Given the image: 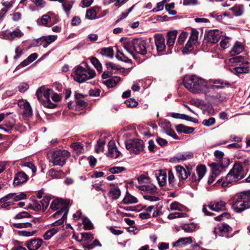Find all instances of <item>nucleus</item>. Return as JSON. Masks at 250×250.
Segmentation results:
<instances>
[{"label": "nucleus", "instance_id": "nucleus-23", "mask_svg": "<svg viewBox=\"0 0 250 250\" xmlns=\"http://www.w3.org/2000/svg\"><path fill=\"white\" fill-rule=\"evenodd\" d=\"M64 213V209H60L56 212L53 214V217L57 219V220L52 223V225L55 226L62 225L63 223L64 220L67 218V215H66V217L65 218L63 217Z\"/></svg>", "mask_w": 250, "mask_h": 250}, {"label": "nucleus", "instance_id": "nucleus-29", "mask_svg": "<svg viewBox=\"0 0 250 250\" xmlns=\"http://www.w3.org/2000/svg\"><path fill=\"white\" fill-rule=\"evenodd\" d=\"M177 31H172L169 32L167 34V45L169 48H171L175 42L177 37Z\"/></svg>", "mask_w": 250, "mask_h": 250}, {"label": "nucleus", "instance_id": "nucleus-50", "mask_svg": "<svg viewBox=\"0 0 250 250\" xmlns=\"http://www.w3.org/2000/svg\"><path fill=\"white\" fill-rule=\"evenodd\" d=\"M90 62L97 70L101 72L102 70V66L99 61L95 57H92L90 58Z\"/></svg>", "mask_w": 250, "mask_h": 250}, {"label": "nucleus", "instance_id": "nucleus-44", "mask_svg": "<svg viewBox=\"0 0 250 250\" xmlns=\"http://www.w3.org/2000/svg\"><path fill=\"white\" fill-rule=\"evenodd\" d=\"M71 146L77 154L82 153L84 151L83 146L80 142L73 143Z\"/></svg>", "mask_w": 250, "mask_h": 250}, {"label": "nucleus", "instance_id": "nucleus-26", "mask_svg": "<svg viewBox=\"0 0 250 250\" xmlns=\"http://www.w3.org/2000/svg\"><path fill=\"white\" fill-rule=\"evenodd\" d=\"M138 189L147 193L155 194L157 193V188L152 184L142 185L137 186Z\"/></svg>", "mask_w": 250, "mask_h": 250}, {"label": "nucleus", "instance_id": "nucleus-25", "mask_svg": "<svg viewBox=\"0 0 250 250\" xmlns=\"http://www.w3.org/2000/svg\"><path fill=\"white\" fill-rule=\"evenodd\" d=\"M154 39L157 51H163L166 48L164 37L162 35L155 34Z\"/></svg>", "mask_w": 250, "mask_h": 250}, {"label": "nucleus", "instance_id": "nucleus-60", "mask_svg": "<svg viewBox=\"0 0 250 250\" xmlns=\"http://www.w3.org/2000/svg\"><path fill=\"white\" fill-rule=\"evenodd\" d=\"M125 103L128 107H134L138 105V102L135 99L132 98L126 100Z\"/></svg>", "mask_w": 250, "mask_h": 250}, {"label": "nucleus", "instance_id": "nucleus-64", "mask_svg": "<svg viewBox=\"0 0 250 250\" xmlns=\"http://www.w3.org/2000/svg\"><path fill=\"white\" fill-rule=\"evenodd\" d=\"M137 180L140 184L142 185H146L149 182V178L148 177L144 175H141L137 178Z\"/></svg>", "mask_w": 250, "mask_h": 250}, {"label": "nucleus", "instance_id": "nucleus-4", "mask_svg": "<svg viewBox=\"0 0 250 250\" xmlns=\"http://www.w3.org/2000/svg\"><path fill=\"white\" fill-rule=\"evenodd\" d=\"M95 75V71L90 69L87 65H86V68L81 66H78L76 68L73 77L75 81L81 83L86 80L94 78Z\"/></svg>", "mask_w": 250, "mask_h": 250}, {"label": "nucleus", "instance_id": "nucleus-55", "mask_svg": "<svg viewBox=\"0 0 250 250\" xmlns=\"http://www.w3.org/2000/svg\"><path fill=\"white\" fill-rule=\"evenodd\" d=\"M172 117L174 118L182 119L188 121H192V118L183 114L173 113Z\"/></svg>", "mask_w": 250, "mask_h": 250}, {"label": "nucleus", "instance_id": "nucleus-53", "mask_svg": "<svg viewBox=\"0 0 250 250\" xmlns=\"http://www.w3.org/2000/svg\"><path fill=\"white\" fill-rule=\"evenodd\" d=\"M175 3L174 2H171L169 4H166L165 5V9L168 12L169 15H174L176 14L177 12L174 10H172L174 8Z\"/></svg>", "mask_w": 250, "mask_h": 250}, {"label": "nucleus", "instance_id": "nucleus-27", "mask_svg": "<svg viewBox=\"0 0 250 250\" xmlns=\"http://www.w3.org/2000/svg\"><path fill=\"white\" fill-rule=\"evenodd\" d=\"M155 177L160 187H164L167 183V173L166 172L161 170L155 173Z\"/></svg>", "mask_w": 250, "mask_h": 250}, {"label": "nucleus", "instance_id": "nucleus-5", "mask_svg": "<svg viewBox=\"0 0 250 250\" xmlns=\"http://www.w3.org/2000/svg\"><path fill=\"white\" fill-rule=\"evenodd\" d=\"M69 156V152L65 150L54 151L51 156L52 162L54 166H63Z\"/></svg>", "mask_w": 250, "mask_h": 250}, {"label": "nucleus", "instance_id": "nucleus-13", "mask_svg": "<svg viewBox=\"0 0 250 250\" xmlns=\"http://www.w3.org/2000/svg\"><path fill=\"white\" fill-rule=\"evenodd\" d=\"M224 162L217 163H212L210 164V167H211L212 173L217 176L223 167H225L229 165V159H223Z\"/></svg>", "mask_w": 250, "mask_h": 250}, {"label": "nucleus", "instance_id": "nucleus-1", "mask_svg": "<svg viewBox=\"0 0 250 250\" xmlns=\"http://www.w3.org/2000/svg\"><path fill=\"white\" fill-rule=\"evenodd\" d=\"M248 162V160L245 161L243 165H246ZM245 175V172L243 169V164L240 163H235L232 168L227 175L225 180L223 181L222 179H219L215 185L217 186L221 183L222 187H226L229 184L242 179L244 177Z\"/></svg>", "mask_w": 250, "mask_h": 250}, {"label": "nucleus", "instance_id": "nucleus-19", "mask_svg": "<svg viewBox=\"0 0 250 250\" xmlns=\"http://www.w3.org/2000/svg\"><path fill=\"white\" fill-rule=\"evenodd\" d=\"M108 147L107 157L112 158H117L120 155V152L118 150L114 141L109 142Z\"/></svg>", "mask_w": 250, "mask_h": 250}, {"label": "nucleus", "instance_id": "nucleus-57", "mask_svg": "<svg viewBox=\"0 0 250 250\" xmlns=\"http://www.w3.org/2000/svg\"><path fill=\"white\" fill-rule=\"evenodd\" d=\"M167 125H168V128L166 130V133L175 139H178L177 135L171 127L170 124H167Z\"/></svg>", "mask_w": 250, "mask_h": 250}, {"label": "nucleus", "instance_id": "nucleus-37", "mask_svg": "<svg viewBox=\"0 0 250 250\" xmlns=\"http://www.w3.org/2000/svg\"><path fill=\"white\" fill-rule=\"evenodd\" d=\"M176 130L178 132L191 133L193 131L194 128L191 127H188L183 125L180 124L177 125Z\"/></svg>", "mask_w": 250, "mask_h": 250}, {"label": "nucleus", "instance_id": "nucleus-59", "mask_svg": "<svg viewBox=\"0 0 250 250\" xmlns=\"http://www.w3.org/2000/svg\"><path fill=\"white\" fill-rule=\"evenodd\" d=\"M13 226L16 228H31L32 226V224L29 222L26 223H14Z\"/></svg>", "mask_w": 250, "mask_h": 250}, {"label": "nucleus", "instance_id": "nucleus-14", "mask_svg": "<svg viewBox=\"0 0 250 250\" xmlns=\"http://www.w3.org/2000/svg\"><path fill=\"white\" fill-rule=\"evenodd\" d=\"M232 228L226 223L218 225L214 229L213 233L216 235L224 236L226 234L231 231Z\"/></svg>", "mask_w": 250, "mask_h": 250}, {"label": "nucleus", "instance_id": "nucleus-35", "mask_svg": "<svg viewBox=\"0 0 250 250\" xmlns=\"http://www.w3.org/2000/svg\"><path fill=\"white\" fill-rule=\"evenodd\" d=\"M48 174L53 178L56 179L62 178L64 176V173L62 170H56L53 168L48 171Z\"/></svg>", "mask_w": 250, "mask_h": 250}, {"label": "nucleus", "instance_id": "nucleus-2", "mask_svg": "<svg viewBox=\"0 0 250 250\" xmlns=\"http://www.w3.org/2000/svg\"><path fill=\"white\" fill-rule=\"evenodd\" d=\"M146 43L145 40L135 39L131 42H125L124 44V48L130 53L133 58L136 59V54H140L143 56L147 54Z\"/></svg>", "mask_w": 250, "mask_h": 250}, {"label": "nucleus", "instance_id": "nucleus-21", "mask_svg": "<svg viewBox=\"0 0 250 250\" xmlns=\"http://www.w3.org/2000/svg\"><path fill=\"white\" fill-rule=\"evenodd\" d=\"M43 241L41 239H32L26 243V246L29 250H37L42 245Z\"/></svg>", "mask_w": 250, "mask_h": 250}, {"label": "nucleus", "instance_id": "nucleus-3", "mask_svg": "<svg viewBox=\"0 0 250 250\" xmlns=\"http://www.w3.org/2000/svg\"><path fill=\"white\" fill-rule=\"evenodd\" d=\"M232 208L236 213H240L250 208V198L242 193L237 194L234 197Z\"/></svg>", "mask_w": 250, "mask_h": 250}, {"label": "nucleus", "instance_id": "nucleus-15", "mask_svg": "<svg viewBox=\"0 0 250 250\" xmlns=\"http://www.w3.org/2000/svg\"><path fill=\"white\" fill-rule=\"evenodd\" d=\"M197 77L194 75H187L184 78L183 83L184 86L191 92H192L194 87L195 82L197 80Z\"/></svg>", "mask_w": 250, "mask_h": 250}, {"label": "nucleus", "instance_id": "nucleus-52", "mask_svg": "<svg viewBox=\"0 0 250 250\" xmlns=\"http://www.w3.org/2000/svg\"><path fill=\"white\" fill-rule=\"evenodd\" d=\"M105 144V142L104 140H100L98 141L97 144L95 145V151L97 153L103 151Z\"/></svg>", "mask_w": 250, "mask_h": 250}, {"label": "nucleus", "instance_id": "nucleus-54", "mask_svg": "<svg viewBox=\"0 0 250 250\" xmlns=\"http://www.w3.org/2000/svg\"><path fill=\"white\" fill-rule=\"evenodd\" d=\"M116 57L118 60L125 62H128L131 61V60L129 59H128L127 57L124 55L123 52H121L119 50H118L117 51Z\"/></svg>", "mask_w": 250, "mask_h": 250}, {"label": "nucleus", "instance_id": "nucleus-40", "mask_svg": "<svg viewBox=\"0 0 250 250\" xmlns=\"http://www.w3.org/2000/svg\"><path fill=\"white\" fill-rule=\"evenodd\" d=\"M108 195L112 199L116 200L121 195V191L118 188H113L110 189Z\"/></svg>", "mask_w": 250, "mask_h": 250}, {"label": "nucleus", "instance_id": "nucleus-16", "mask_svg": "<svg viewBox=\"0 0 250 250\" xmlns=\"http://www.w3.org/2000/svg\"><path fill=\"white\" fill-rule=\"evenodd\" d=\"M194 87L192 91L193 93H203L207 84V82L204 79L197 77V80L195 82Z\"/></svg>", "mask_w": 250, "mask_h": 250}, {"label": "nucleus", "instance_id": "nucleus-31", "mask_svg": "<svg viewBox=\"0 0 250 250\" xmlns=\"http://www.w3.org/2000/svg\"><path fill=\"white\" fill-rule=\"evenodd\" d=\"M244 47L242 43L239 42H236L230 51L231 56H233L240 54L243 51Z\"/></svg>", "mask_w": 250, "mask_h": 250}, {"label": "nucleus", "instance_id": "nucleus-20", "mask_svg": "<svg viewBox=\"0 0 250 250\" xmlns=\"http://www.w3.org/2000/svg\"><path fill=\"white\" fill-rule=\"evenodd\" d=\"M226 204L223 201L211 202L208 205L209 209L215 211H224L226 210Z\"/></svg>", "mask_w": 250, "mask_h": 250}, {"label": "nucleus", "instance_id": "nucleus-62", "mask_svg": "<svg viewBox=\"0 0 250 250\" xmlns=\"http://www.w3.org/2000/svg\"><path fill=\"white\" fill-rule=\"evenodd\" d=\"M214 154L217 161H219V162H224V161H223V159H227L226 158H224L223 157L224 154L222 151L219 150H216L214 152Z\"/></svg>", "mask_w": 250, "mask_h": 250}, {"label": "nucleus", "instance_id": "nucleus-42", "mask_svg": "<svg viewBox=\"0 0 250 250\" xmlns=\"http://www.w3.org/2000/svg\"><path fill=\"white\" fill-rule=\"evenodd\" d=\"M206 172V167L204 165L198 166L196 168V174L198 179L200 180L204 176Z\"/></svg>", "mask_w": 250, "mask_h": 250}, {"label": "nucleus", "instance_id": "nucleus-56", "mask_svg": "<svg viewBox=\"0 0 250 250\" xmlns=\"http://www.w3.org/2000/svg\"><path fill=\"white\" fill-rule=\"evenodd\" d=\"M11 120L12 121H6L4 125H3V126L5 127L4 131L6 132L9 133L14 125V122L13 121V119H11Z\"/></svg>", "mask_w": 250, "mask_h": 250}, {"label": "nucleus", "instance_id": "nucleus-7", "mask_svg": "<svg viewBox=\"0 0 250 250\" xmlns=\"http://www.w3.org/2000/svg\"><path fill=\"white\" fill-rule=\"evenodd\" d=\"M82 236V241L83 242V246L87 248L88 250L93 249L96 246H101L99 241L95 239L93 242L89 243L94 239L93 235L90 232H84L81 233Z\"/></svg>", "mask_w": 250, "mask_h": 250}, {"label": "nucleus", "instance_id": "nucleus-28", "mask_svg": "<svg viewBox=\"0 0 250 250\" xmlns=\"http://www.w3.org/2000/svg\"><path fill=\"white\" fill-rule=\"evenodd\" d=\"M193 157V154L190 152H185L183 154H178L174 158V161L179 163L180 161L190 159Z\"/></svg>", "mask_w": 250, "mask_h": 250}, {"label": "nucleus", "instance_id": "nucleus-34", "mask_svg": "<svg viewBox=\"0 0 250 250\" xmlns=\"http://www.w3.org/2000/svg\"><path fill=\"white\" fill-rule=\"evenodd\" d=\"M40 45L42 46L44 48L47 47L44 36H42L33 40L30 45L31 47H35Z\"/></svg>", "mask_w": 250, "mask_h": 250}, {"label": "nucleus", "instance_id": "nucleus-58", "mask_svg": "<svg viewBox=\"0 0 250 250\" xmlns=\"http://www.w3.org/2000/svg\"><path fill=\"white\" fill-rule=\"evenodd\" d=\"M44 37L47 47L48 45L50 44L51 43L55 42L57 39V35H48L45 36Z\"/></svg>", "mask_w": 250, "mask_h": 250}, {"label": "nucleus", "instance_id": "nucleus-41", "mask_svg": "<svg viewBox=\"0 0 250 250\" xmlns=\"http://www.w3.org/2000/svg\"><path fill=\"white\" fill-rule=\"evenodd\" d=\"M206 172V167L204 165L198 166L196 168V174L198 179L200 180L204 176Z\"/></svg>", "mask_w": 250, "mask_h": 250}, {"label": "nucleus", "instance_id": "nucleus-61", "mask_svg": "<svg viewBox=\"0 0 250 250\" xmlns=\"http://www.w3.org/2000/svg\"><path fill=\"white\" fill-rule=\"evenodd\" d=\"M50 200V198L49 197L45 196L41 201V206L43 210L47 208L49 205Z\"/></svg>", "mask_w": 250, "mask_h": 250}, {"label": "nucleus", "instance_id": "nucleus-39", "mask_svg": "<svg viewBox=\"0 0 250 250\" xmlns=\"http://www.w3.org/2000/svg\"><path fill=\"white\" fill-rule=\"evenodd\" d=\"M105 65L107 69L111 71L113 74H116L117 71L121 69L119 65L111 62H106Z\"/></svg>", "mask_w": 250, "mask_h": 250}, {"label": "nucleus", "instance_id": "nucleus-6", "mask_svg": "<svg viewBox=\"0 0 250 250\" xmlns=\"http://www.w3.org/2000/svg\"><path fill=\"white\" fill-rule=\"evenodd\" d=\"M144 142L140 139L128 140L125 142L126 148L135 154H139L144 150Z\"/></svg>", "mask_w": 250, "mask_h": 250}, {"label": "nucleus", "instance_id": "nucleus-30", "mask_svg": "<svg viewBox=\"0 0 250 250\" xmlns=\"http://www.w3.org/2000/svg\"><path fill=\"white\" fill-rule=\"evenodd\" d=\"M121 79L118 76H114L103 82L107 87L112 88L115 86L121 81Z\"/></svg>", "mask_w": 250, "mask_h": 250}, {"label": "nucleus", "instance_id": "nucleus-63", "mask_svg": "<svg viewBox=\"0 0 250 250\" xmlns=\"http://www.w3.org/2000/svg\"><path fill=\"white\" fill-rule=\"evenodd\" d=\"M215 123V119L213 117H210L208 119L204 120L202 124L206 126H210L213 125Z\"/></svg>", "mask_w": 250, "mask_h": 250}, {"label": "nucleus", "instance_id": "nucleus-11", "mask_svg": "<svg viewBox=\"0 0 250 250\" xmlns=\"http://www.w3.org/2000/svg\"><path fill=\"white\" fill-rule=\"evenodd\" d=\"M23 35V33L19 29L11 32L8 30L1 32L0 34L1 38L4 40L12 41L20 38Z\"/></svg>", "mask_w": 250, "mask_h": 250}, {"label": "nucleus", "instance_id": "nucleus-22", "mask_svg": "<svg viewBox=\"0 0 250 250\" xmlns=\"http://www.w3.org/2000/svg\"><path fill=\"white\" fill-rule=\"evenodd\" d=\"M28 179L27 175L22 171L17 173L14 177L13 184L16 186L25 183Z\"/></svg>", "mask_w": 250, "mask_h": 250}, {"label": "nucleus", "instance_id": "nucleus-47", "mask_svg": "<svg viewBox=\"0 0 250 250\" xmlns=\"http://www.w3.org/2000/svg\"><path fill=\"white\" fill-rule=\"evenodd\" d=\"M46 18H44L42 17L41 19H39L37 20V23L39 25H44L47 26H51L53 23L51 22V17H46Z\"/></svg>", "mask_w": 250, "mask_h": 250}, {"label": "nucleus", "instance_id": "nucleus-45", "mask_svg": "<svg viewBox=\"0 0 250 250\" xmlns=\"http://www.w3.org/2000/svg\"><path fill=\"white\" fill-rule=\"evenodd\" d=\"M101 54L103 56H106L109 58H113L114 56V51L112 48H104L101 49Z\"/></svg>", "mask_w": 250, "mask_h": 250}, {"label": "nucleus", "instance_id": "nucleus-18", "mask_svg": "<svg viewBox=\"0 0 250 250\" xmlns=\"http://www.w3.org/2000/svg\"><path fill=\"white\" fill-rule=\"evenodd\" d=\"M18 105L23 109L22 114L24 117H29L32 115V110L30 104L26 101L21 100L19 101Z\"/></svg>", "mask_w": 250, "mask_h": 250}, {"label": "nucleus", "instance_id": "nucleus-33", "mask_svg": "<svg viewBox=\"0 0 250 250\" xmlns=\"http://www.w3.org/2000/svg\"><path fill=\"white\" fill-rule=\"evenodd\" d=\"M192 240L191 237L181 238L173 243L174 247H177L181 245H186L192 243Z\"/></svg>", "mask_w": 250, "mask_h": 250}, {"label": "nucleus", "instance_id": "nucleus-32", "mask_svg": "<svg viewBox=\"0 0 250 250\" xmlns=\"http://www.w3.org/2000/svg\"><path fill=\"white\" fill-rule=\"evenodd\" d=\"M122 202L124 204H135L138 202V200L135 196L131 195L128 192H126Z\"/></svg>", "mask_w": 250, "mask_h": 250}, {"label": "nucleus", "instance_id": "nucleus-46", "mask_svg": "<svg viewBox=\"0 0 250 250\" xmlns=\"http://www.w3.org/2000/svg\"><path fill=\"white\" fill-rule=\"evenodd\" d=\"M168 181L170 188H173L176 185V179L171 169H169L168 171Z\"/></svg>", "mask_w": 250, "mask_h": 250}, {"label": "nucleus", "instance_id": "nucleus-17", "mask_svg": "<svg viewBox=\"0 0 250 250\" xmlns=\"http://www.w3.org/2000/svg\"><path fill=\"white\" fill-rule=\"evenodd\" d=\"M50 93V89L44 88L42 96L43 99L42 100V104L46 107L53 108L55 107L56 104H53L50 101L49 99Z\"/></svg>", "mask_w": 250, "mask_h": 250}, {"label": "nucleus", "instance_id": "nucleus-48", "mask_svg": "<svg viewBox=\"0 0 250 250\" xmlns=\"http://www.w3.org/2000/svg\"><path fill=\"white\" fill-rule=\"evenodd\" d=\"M22 167L28 168L31 170L33 174H35L37 170V168L34 164L31 162H25L21 165Z\"/></svg>", "mask_w": 250, "mask_h": 250}, {"label": "nucleus", "instance_id": "nucleus-9", "mask_svg": "<svg viewBox=\"0 0 250 250\" xmlns=\"http://www.w3.org/2000/svg\"><path fill=\"white\" fill-rule=\"evenodd\" d=\"M50 208L53 210L64 209L63 218L66 217L68 212V207L66 202L62 199H57L53 200L51 204Z\"/></svg>", "mask_w": 250, "mask_h": 250}, {"label": "nucleus", "instance_id": "nucleus-10", "mask_svg": "<svg viewBox=\"0 0 250 250\" xmlns=\"http://www.w3.org/2000/svg\"><path fill=\"white\" fill-rule=\"evenodd\" d=\"M223 86L208 84L207 83L203 93L204 94L206 99L212 101L216 93L215 89L218 88H223Z\"/></svg>", "mask_w": 250, "mask_h": 250}, {"label": "nucleus", "instance_id": "nucleus-43", "mask_svg": "<svg viewBox=\"0 0 250 250\" xmlns=\"http://www.w3.org/2000/svg\"><path fill=\"white\" fill-rule=\"evenodd\" d=\"M197 225L194 223H190L188 224H184L182 226L181 228L186 232H191L196 230Z\"/></svg>", "mask_w": 250, "mask_h": 250}, {"label": "nucleus", "instance_id": "nucleus-12", "mask_svg": "<svg viewBox=\"0 0 250 250\" xmlns=\"http://www.w3.org/2000/svg\"><path fill=\"white\" fill-rule=\"evenodd\" d=\"M221 37V32L218 30H212L208 31L205 35V39L208 42L215 43Z\"/></svg>", "mask_w": 250, "mask_h": 250}, {"label": "nucleus", "instance_id": "nucleus-49", "mask_svg": "<svg viewBox=\"0 0 250 250\" xmlns=\"http://www.w3.org/2000/svg\"><path fill=\"white\" fill-rule=\"evenodd\" d=\"M199 32L195 29H191L190 36L189 40L195 44L198 43Z\"/></svg>", "mask_w": 250, "mask_h": 250}, {"label": "nucleus", "instance_id": "nucleus-36", "mask_svg": "<svg viewBox=\"0 0 250 250\" xmlns=\"http://www.w3.org/2000/svg\"><path fill=\"white\" fill-rule=\"evenodd\" d=\"M60 229L58 227H54L47 230L43 234V238L45 240H49L53 236L56 234Z\"/></svg>", "mask_w": 250, "mask_h": 250}, {"label": "nucleus", "instance_id": "nucleus-8", "mask_svg": "<svg viewBox=\"0 0 250 250\" xmlns=\"http://www.w3.org/2000/svg\"><path fill=\"white\" fill-rule=\"evenodd\" d=\"M26 198V195L24 193H21L17 194V193H9L6 195L5 197L0 199V202L3 203L2 205V208H6L10 206L12 204L11 201H8L9 200H12V201H17Z\"/></svg>", "mask_w": 250, "mask_h": 250}, {"label": "nucleus", "instance_id": "nucleus-24", "mask_svg": "<svg viewBox=\"0 0 250 250\" xmlns=\"http://www.w3.org/2000/svg\"><path fill=\"white\" fill-rule=\"evenodd\" d=\"M175 168L177 175L179 179L185 180L190 174L191 168L187 167V169H186L180 166H176Z\"/></svg>", "mask_w": 250, "mask_h": 250}, {"label": "nucleus", "instance_id": "nucleus-51", "mask_svg": "<svg viewBox=\"0 0 250 250\" xmlns=\"http://www.w3.org/2000/svg\"><path fill=\"white\" fill-rule=\"evenodd\" d=\"M83 229L85 230H90L93 228L92 223L87 218H85L83 219Z\"/></svg>", "mask_w": 250, "mask_h": 250}, {"label": "nucleus", "instance_id": "nucleus-38", "mask_svg": "<svg viewBox=\"0 0 250 250\" xmlns=\"http://www.w3.org/2000/svg\"><path fill=\"white\" fill-rule=\"evenodd\" d=\"M230 70L232 73L238 75L239 74L247 73L248 71V68L247 66L243 65L242 66L232 67Z\"/></svg>", "mask_w": 250, "mask_h": 250}]
</instances>
